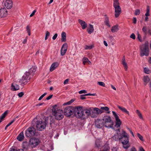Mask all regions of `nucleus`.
<instances>
[{"instance_id":"obj_1","label":"nucleus","mask_w":151,"mask_h":151,"mask_svg":"<svg viewBox=\"0 0 151 151\" xmlns=\"http://www.w3.org/2000/svg\"><path fill=\"white\" fill-rule=\"evenodd\" d=\"M36 68L35 67L31 68L28 72H26L25 75H24L22 78L20 79L19 82L22 86H24L28 82V81L29 80L30 78L29 77L30 75H33L36 71Z\"/></svg>"},{"instance_id":"obj_2","label":"nucleus","mask_w":151,"mask_h":151,"mask_svg":"<svg viewBox=\"0 0 151 151\" xmlns=\"http://www.w3.org/2000/svg\"><path fill=\"white\" fill-rule=\"evenodd\" d=\"M77 116L78 118H82L86 119L90 116L92 109L90 108L89 109H86L83 110L81 106H78V108L77 109Z\"/></svg>"},{"instance_id":"obj_3","label":"nucleus","mask_w":151,"mask_h":151,"mask_svg":"<svg viewBox=\"0 0 151 151\" xmlns=\"http://www.w3.org/2000/svg\"><path fill=\"white\" fill-rule=\"evenodd\" d=\"M120 136L119 141L122 144L123 147L127 149L130 147L129 137L125 131L123 130L122 133L120 134Z\"/></svg>"},{"instance_id":"obj_4","label":"nucleus","mask_w":151,"mask_h":151,"mask_svg":"<svg viewBox=\"0 0 151 151\" xmlns=\"http://www.w3.org/2000/svg\"><path fill=\"white\" fill-rule=\"evenodd\" d=\"M78 108V106L75 107L71 106H67L64 110V114L66 116L69 117L74 114L77 117V109Z\"/></svg>"},{"instance_id":"obj_5","label":"nucleus","mask_w":151,"mask_h":151,"mask_svg":"<svg viewBox=\"0 0 151 151\" xmlns=\"http://www.w3.org/2000/svg\"><path fill=\"white\" fill-rule=\"evenodd\" d=\"M52 112L55 119L58 120L62 119L64 117L63 110L58 109L56 105L53 107Z\"/></svg>"},{"instance_id":"obj_6","label":"nucleus","mask_w":151,"mask_h":151,"mask_svg":"<svg viewBox=\"0 0 151 151\" xmlns=\"http://www.w3.org/2000/svg\"><path fill=\"white\" fill-rule=\"evenodd\" d=\"M140 56L142 57L144 55L147 56L149 55V45L147 42H145V43L142 45L140 47Z\"/></svg>"},{"instance_id":"obj_7","label":"nucleus","mask_w":151,"mask_h":151,"mask_svg":"<svg viewBox=\"0 0 151 151\" xmlns=\"http://www.w3.org/2000/svg\"><path fill=\"white\" fill-rule=\"evenodd\" d=\"M46 125V121L45 119L42 120L41 119L37 121L36 123V127L39 131H42L45 129Z\"/></svg>"},{"instance_id":"obj_8","label":"nucleus","mask_w":151,"mask_h":151,"mask_svg":"<svg viewBox=\"0 0 151 151\" xmlns=\"http://www.w3.org/2000/svg\"><path fill=\"white\" fill-rule=\"evenodd\" d=\"M103 120L105 122L104 125L106 127L109 128L113 127V122L110 116H105Z\"/></svg>"},{"instance_id":"obj_9","label":"nucleus","mask_w":151,"mask_h":151,"mask_svg":"<svg viewBox=\"0 0 151 151\" xmlns=\"http://www.w3.org/2000/svg\"><path fill=\"white\" fill-rule=\"evenodd\" d=\"M36 130L33 127H29L25 131V135L27 137H30L34 136L36 133Z\"/></svg>"},{"instance_id":"obj_10","label":"nucleus","mask_w":151,"mask_h":151,"mask_svg":"<svg viewBox=\"0 0 151 151\" xmlns=\"http://www.w3.org/2000/svg\"><path fill=\"white\" fill-rule=\"evenodd\" d=\"M40 142V140L38 138L33 137L30 139L29 144L32 148H34Z\"/></svg>"},{"instance_id":"obj_11","label":"nucleus","mask_w":151,"mask_h":151,"mask_svg":"<svg viewBox=\"0 0 151 151\" xmlns=\"http://www.w3.org/2000/svg\"><path fill=\"white\" fill-rule=\"evenodd\" d=\"M112 113L115 119L116 125L117 126V127H120L121 124L122 122L119 119L118 116L116 113L114 111H112Z\"/></svg>"},{"instance_id":"obj_12","label":"nucleus","mask_w":151,"mask_h":151,"mask_svg":"<svg viewBox=\"0 0 151 151\" xmlns=\"http://www.w3.org/2000/svg\"><path fill=\"white\" fill-rule=\"evenodd\" d=\"M68 48V45L66 43H64L62 45L61 50V55L62 56L64 55L67 50Z\"/></svg>"},{"instance_id":"obj_13","label":"nucleus","mask_w":151,"mask_h":151,"mask_svg":"<svg viewBox=\"0 0 151 151\" xmlns=\"http://www.w3.org/2000/svg\"><path fill=\"white\" fill-rule=\"evenodd\" d=\"M115 9V16L116 17H119L121 12V9L119 5L114 6Z\"/></svg>"},{"instance_id":"obj_14","label":"nucleus","mask_w":151,"mask_h":151,"mask_svg":"<svg viewBox=\"0 0 151 151\" xmlns=\"http://www.w3.org/2000/svg\"><path fill=\"white\" fill-rule=\"evenodd\" d=\"M7 14V11L5 8L0 9V17L2 18L6 17Z\"/></svg>"},{"instance_id":"obj_15","label":"nucleus","mask_w":151,"mask_h":151,"mask_svg":"<svg viewBox=\"0 0 151 151\" xmlns=\"http://www.w3.org/2000/svg\"><path fill=\"white\" fill-rule=\"evenodd\" d=\"M4 5L7 9H11L13 5V3L12 0H6V1Z\"/></svg>"},{"instance_id":"obj_16","label":"nucleus","mask_w":151,"mask_h":151,"mask_svg":"<svg viewBox=\"0 0 151 151\" xmlns=\"http://www.w3.org/2000/svg\"><path fill=\"white\" fill-rule=\"evenodd\" d=\"M95 124L96 127L99 128H101L103 126V122L101 120H97L95 122Z\"/></svg>"},{"instance_id":"obj_17","label":"nucleus","mask_w":151,"mask_h":151,"mask_svg":"<svg viewBox=\"0 0 151 151\" xmlns=\"http://www.w3.org/2000/svg\"><path fill=\"white\" fill-rule=\"evenodd\" d=\"M19 89V86L16 83H12L11 85V90L13 91H16Z\"/></svg>"},{"instance_id":"obj_18","label":"nucleus","mask_w":151,"mask_h":151,"mask_svg":"<svg viewBox=\"0 0 151 151\" xmlns=\"http://www.w3.org/2000/svg\"><path fill=\"white\" fill-rule=\"evenodd\" d=\"M78 22L81 26L82 28L83 29H86L87 27V24L84 21L82 20L81 19H78Z\"/></svg>"},{"instance_id":"obj_19","label":"nucleus","mask_w":151,"mask_h":151,"mask_svg":"<svg viewBox=\"0 0 151 151\" xmlns=\"http://www.w3.org/2000/svg\"><path fill=\"white\" fill-rule=\"evenodd\" d=\"M122 64H123L125 70H127V69L128 66L127 63L125 62V57L124 56L123 57L122 59Z\"/></svg>"},{"instance_id":"obj_20","label":"nucleus","mask_w":151,"mask_h":151,"mask_svg":"<svg viewBox=\"0 0 151 151\" xmlns=\"http://www.w3.org/2000/svg\"><path fill=\"white\" fill-rule=\"evenodd\" d=\"M23 132H22L17 137V139L19 141H22L24 138Z\"/></svg>"},{"instance_id":"obj_21","label":"nucleus","mask_w":151,"mask_h":151,"mask_svg":"<svg viewBox=\"0 0 151 151\" xmlns=\"http://www.w3.org/2000/svg\"><path fill=\"white\" fill-rule=\"evenodd\" d=\"M58 65V63L56 62L54 63H52L50 68V71H52L54 70L55 68L57 67Z\"/></svg>"},{"instance_id":"obj_22","label":"nucleus","mask_w":151,"mask_h":151,"mask_svg":"<svg viewBox=\"0 0 151 151\" xmlns=\"http://www.w3.org/2000/svg\"><path fill=\"white\" fill-rule=\"evenodd\" d=\"M89 27L88 28L87 30L88 33L89 34H91L94 31L93 26L91 24H89Z\"/></svg>"},{"instance_id":"obj_23","label":"nucleus","mask_w":151,"mask_h":151,"mask_svg":"<svg viewBox=\"0 0 151 151\" xmlns=\"http://www.w3.org/2000/svg\"><path fill=\"white\" fill-rule=\"evenodd\" d=\"M62 42H65L66 41V33L65 32H63L61 33V39Z\"/></svg>"},{"instance_id":"obj_24","label":"nucleus","mask_w":151,"mask_h":151,"mask_svg":"<svg viewBox=\"0 0 151 151\" xmlns=\"http://www.w3.org/2000/svg\"><path fill=\"white\" fill-rule=\"evenodd\" d=\"M93 110L94 111H96V115H98L99 114H101L104 112V111L102 110H101L99 109L96 107L94 108L93 109Z\"/></svg>"},{"instance_id":"obj_25","label":"nucleus","mask_w":151,"mask_h":151,"mask_svg":"<svg viewBox=\"0 0 151 151\" xmlns=\"http://www.w3.org/2000/svg\"><path fill=\"white\" fill-rule=\"evenodd\" d=\"M117 107L119 109L123 112L127 114H129V112L125 108L121 107L119 105L117 106Z\"/></svg>"},{"instance_id":"obj_26","label":"nucleus","mask_w":151,"mask_h":151,"mask_svg":"<svg viewBox=\"0 0 151 151\" xmlns=\"http://www.w3.org/2000/svg\"><path fill=\"white\" fill-rule=\"evenodd\" d=\"M118 25H116L112 27L111 31L112 32H117L118 30Z\"/></svg>"},{"instance_id":"obj_27","label":"nucleus","mask_w":151,"mask_h":151,"mask_svg":"<svg viewBox=\"0 0 151 151\" xmlns=\"http://www.w3.org/2000/svg\"><path fill=\"white\" fill-rule=\"evenodd\" d=\"M119 134L117 133L116 134H115L114 136H113L112 138V139L115 141H117L118 140H119Z\"/></svg>"},{"instance_id":"obj_28","label":"nucleus","mask_w":151,"mask_h":151,"mask_svg":"<svg viewBox=\"0 0 151 151\" xmlns=\"http://www.w3.org/2000/svg\"><path fill=\"white\" fill-rule=\"evenodd\" d=\"M149 78L147 76H144L143 78V81L145 85H146L150 81Z\"/></svg>"},{"instance_id":"obj_29","label":"nucleus","mask_w":151,"mask_h":151,"mask_svg":"<svg viewBox=\"0 0 151 151\" xmlns=\"http://www.w3.org/2000/svg\"><path fill=\"white\" fill-rule=\"evenodd\" d=\"M83 63L85 64L86 63H88L89 64H91V62L89 61L88 58H86L84 57L83 59Z\"/></svg>"},{"instance_id":"obj_30","label":"nucleus","mask_w":151,"mask_h":151,"mask_svg":"<svg viewBox=\"0 0 151 151\" xmlns=\"http://www.w3.org/2000/svg\"><path fill=\"white\" fill-rule=\"evenodd\" d=\"M104 23L105 25L106 26H108L109 27H110V25L109 22V18L107 17H106L105 19Z\"/></svg>"},{"instance_id":"obj_31","label":"nucleus","mask_w":151,"mask_h":151,"mask_svg":"<svg viewBox=\"0 0 151 151\" xmlns=\"http://www.w3.org/2000/svg\"><path fill=\"white\" fill-rule=\"evenodd\" d=\"M101 110H104L105 111H107L106 113L108 114H109L110 113V111H109V108L107 106H102L101 108Z\"/></svg>"},{"instance_id":"obj_32","label":"nucleus","mask_w":151,"mask_h":151,"mask_svg":"<svg viewBox=\"0 0 151 151\" xmlns=\"http://www.w3.org/2000/svg\"><path fill=\"white\" fill-rule=\"evenodd\" d=\"M136 112L137 114V115H138L140 119H143L142 114L139 110H137L136 111Z\"/></svg>"},{"instance_id":"obj_33","label":"nucleus","mask_w":151,"mask_h":151,"mask_svg":"<svg viewBox=\"0 0 151 151\" xmlns=\"http://www.w3.org/2000/svg\"><path fill=\"white\" fill-rule=\"evenodd\" d=\"M90 116L93 118H95L96 117V115L94 110L93 111L92 110V111H91Z\"/></svg>"},{"instance_id":"obj_34","label":"nucleus","mask_w":151,"mask_h":151,"mask_svg":"<svg viewBox=\"0 0 151 151\" xmlns=\"http://www.w3.org/2000/svg\"><path fill=\"white\" fill-rule=\"evenodd\" d=\"M119 4L118 2V0H114V6H119Z\"/></svg>"},{"instance_id":"obj_35","label":"nucleus","mask_w":151,"mask_h":151,"mask_svg":"<svg viewBox=\"0 0 151 151\" xmlns=\"http://www.w3.org/2000/svg\"><path fill=\"white\" fill-rule=\"evenodd\" d=\"M74 101V100L73 99H72L71 100L65 103L64 104V105H70L72 103H73Z\"/></svg>"},{"instance_id":"obj_36","label":"nucleus","mask_w":151,"mask_h":151,"mask_svg":"<svg viewBox=\"0 0 151 151\" xmlns=\"http://www.w3.org/2000/svg\"><path fill=\"white\" fill-rule=\"evenodd\" d=\"M93 45H91L90 46L86 45L85 47V49L86 50H88V49H91L93 47Z\"/></svg>"},{"instance_id":"obj_37","label":"nucleus","mask_w":151,"mask_h":151,"mask_svg":"<svg viewBox=\"0 0 151 151\" xmlns=\"http://www.w3.org/2000/svg\"><path fill=\"white\" fill-rule=\"evenodd\" d=\"M142 30L143 32L145 34H147V28L146 26H144L142 29Z\"/></svg>"},{"instance_id":"obj_38","label":"nucleus","mask_w":151,"mask_h":151,"mask_svg":"<svg viewBox=\"0 0 151 151\" xmlns=\"http://www.w3.org/2000/svg\"><path fill=\"white\" fill-rule=\"evenodd\" d=\"M140 13V11L139 9H136L135 11L134 15H139Z\"/></svg>"},{"instance_id":"obj_39","label":"nucleus","mask_w":151,"mask_h":151,"mask_svg":"<svg viewBox=\"0 0 151 151\" xmlns=\"http://www.w3.org/2000/svg\"><path fill=\"white\" fill-rule=\"evenodd\" d=\"M137 135L139 139L141 141H143L144 140L143 137L139 133H138L137 134Z\"/></svg>"},{"instance_id":"obj_40","label":"nucleus","mask_w":151,"mask_h":151,"mask_svg":"<svg viewBox=\"0 0 151 151\" xmlns=\"http://www.w3.org/2000/svg\"><path fill=\"white\" fill-rule=\"evenodd\" d=\"M98 84L101 86H103V87H105V84L102 82H98Z\"/></svg>"},{"instance_id":"obj_41","label":"nucleus","mask_w":151,"mask_h":151,"mask_svg":"<svg viewBox=\"0 0 151 151\" xmlns=\"http://www.w3.org/2000/svg\"><path fill=\"white\" fill-rule=\"evenodd\" d=\"M144 71L145 73L147 74H149L150 71L148 68H145L144 69Z\"/></svg>"},{"instance_id":"obj_42","label":"nucleus","mask_w":151,"mask_h":151,"mask_svg":"<svg viewBox=\"0 0 151 151\" xmlns=\"http://www.w3.org/2000/svg\"><path fill=\"white\" fill-rule=\"evenodd\" d=\"M47 94V93H44L38 99V100L39 101L41 100L42 99L44 96H45L46 94Z\"/></svg>"},{"instance_id":"obj_43","label":"nucleus","mask_w":151,"mask_h":151,"mask_svg":"<svg viewBox=\"0 0 151 151\" xmlns=\"http://www.w3.org/2000/svg\"><path fill=\"white\" fill-rule=\"evenodd\" d=\"M137 38L140 42H142V41L141 36L139 33L137 34Z\"/></svg>"},{"instance_id":"obj_44","label":"nucleus","mask_w":151,"mask_h":151,"mask_svg":"<svg viewBox=\"0 0 151 151\" xmlns=\"http://www.w3.org/2000/svg\"><path fill=\"white\" fill-rule=\"evenodd\" d=\"M96 147L98 148H99L100 146V142L96 141L95 142Z\"/></svg>"},{"instance_id":"obj_45","label":"nucleus","mask_w":151,"mask_h":151,"mask_svg":"<svg viewBox=\"0 0 151 151\" xmlns=\"http://www.w3.org/2000/svg\"><path fill=\"white\" fill-rule=\"evenodd\" d=\"M87 93V91L86 90H82L80 91L79 92V93L80 94L83 93Z\"/></svg>"},{"instance_id":"obj_46","label":"nucleus","mask_w":151,"mask_h":151,"mask_svg":"<svg viewBox=\"0 0 151 151\" xmlns=\"http://www.w3.org/2000/svg\"><path fill=\"white\" fill-rule=\"evenodd\" d=\"M16 120V118H15L14 119L12 120L8 124V125H9V126H10V125H11Z\"/></svg>"},{"instance_id":"obj_47","label":"nucleus","mask_w":151,"mask_h":151,"mask_svg":"<svg viewBox=\"0 0 151 151\" xmlns=\"http://www.w3.org/2000/svg\"><path fill=\"white\" fill-rule=\"evenodd\" d=\"M96 93L91 94L90 93L86 94H85L84 95H85L86 96H96Z\"/></svg>"},{"instance_id":"obj_48","label":"nucleus","mask_w":151,"mask_h":151,"mask_svg":"<svg viewBox=\"0 0 151 151\" xmlns=\"http://www.w3.org/2000/svg\"><path fill=\"white\" fill-rule=\"evenodd\" d=\"M24 93L23 92H21L18 94V96L19 97H22L24 95Z\"/></svg>"},{"instance_id":"obj_49","label":"nucleus","mask_w":151,"mask_h":151,"mask_svg":"<svg viewBox=\"0 0 151 151\" xmlns=\"http://www.w3.org/2000/svg\"><path fill=\"white\" fill-rule=\"evenodd\" d=\"M130 37L133 39H135V35L134 33L130 35Z\"/></svg>"},{"instance_id":"obj_50","label":"nucleus","mask_w":151,"mask_h":151,"mask_svg":"<svg viewBox=\"0 0 151 151\" xmlns=\"http://www.w3.org/2000/svg\"><path fill=\"white\" fill-rule=\"evenodd\" d=\"M58 36V34L57 33L55 34L52 37V39L53 40H55Z\"/></svg>"},{"instance_id":"obj_51","label":"nucleus","mask_w":151,"mask_h":151,"mask_svg":"<svg viewBox=\"0 0 151 151\" xmlns=\"http://www.w3.org/2000/svg\"><path fill=\"white\" fill-rule=\"evenodd\" d=\"M69 81V79L68 78V79H66V80H65V81L64 82L63 84L65 85L67 84L68 83Z\"/></svg>"},{"instance_id":"obj_52","label":"nucleus","mask_w":151,"mask_h":151,"mask_svg":"<svg viewBox=\"0 0 151 151\" xmlns=\"http://www.w3.org/2000/svg\"><path fill=\"white\" fill-rule=\"evenodd\" d=\"M85 96H86L84 95H81L80 96V99L82 100L85 99H86V97H85Z\"/></svg>"},{"instance_id":"obj_53","label":"nucleus","mask_w":151,"mask_h":151,"mask_svg":"<svg viewBox=\"0 0 151 151\" xmlns=\"http://www.w3.org/2000/svg\"><path fill=\"white\" fill-rule=\"evenodd\" d=\"M36 11V10H34L33 11V12H32V13L30 15V17H32L34 15Z\"/></svg>"},{"instance_id":"obj_54","label":"nucleus","mask_w":151,"mask_h":151,"mask_svg":"<svg viewBox=\"0 0 151 151\" xmlns=\"http://www.w3.org/2000/svg\"><path fill=\"white\" fill-rule=\"evenodd\" d=\"M53 95H51L50 96H49L48 97H47L46 98V99L47 100H49L52 97Z\"/></svg>"},{"instance_id":"obj_55","label":"nucleus","mask_w":151,"mask_h":151,"mask_svg":"<svg viewBox=\"0 0 151 151\" xmlns=\"http://www.w3.org/2000/svg\"><path fill=\"white\" fill-rule=\"evenodd\" d=\"M137 22V19L135 17H134L133 19V22L134 24H135Z\"/></svg>"},{"instance_id":"obj_56","label":"nucleus","mask_w":151,"mask_h":151,"mask_svg":"<svg viewBox=\"0 0 151 151\" xmlns=\"http://www.w3.org/2000/svg\"><path fill=\"white\" fill-rule=\"evenodd\" d=\"M50 33L48 31H47L46 32L45 36L48 37H49L50 36Z\"/></svg>"},{"instance_id":"obj_57","label":"nucleus","mask_w":151,"mask_h":151,"mask_svg":"<svg viewBox=\"0 0 151 151\" xmlns=\"http://www.w3.org/2000/svg\"><path fill=\"white\" fill-rule=\"evenodd\" d=\"M130 151H137L136 148L134 147H132Z\"/></svg>"},{"instance_id":"obj_58","label":"nucleus","mask_w":151,"mask_h":151,"mask_svg":"<svg viewBox=\"0 0 151 151\" xmlns=\"http://www.w3.org/2000/svg\"><path fill=\"white\" fill-rule=\"evenodd\" d=\"M27 32L30 31V29L29 26H27Z\"/></svg>"},{"instance_id":"obj_59","label":"nucleus","mask_w":151,"mask_h":151,"mask_svg":"<svg viewBox=\"0 0 151 151\" xmlns=\"http://www.w3.org/2000/svg\"><path fill=\"white\" fill-rule=\"evenodd\" d=\"M150 10L149 6H147V12L149 13Z\"/></svg>"},{"instance_id":"obj_60","label":"nucleus","mask_w":151,"mask_h":151,"mask_svg":"<svg viewBox=\"0 0 151 151\" xmlns=\"http://www.w3.org/2000/svg\"><path fill=\"white\" fill-rule=\"evenodd\" d=\"M4 115H3V114H2L1 116L0 117V118H1V119H3L5 117Z\"/></svg>"},{"instance_id":"obj_61","label":"nucleus","mask_w":151,"mask_h":151,"mask_svg":"<svg viewBox=\"0 0 151 151\" xmlns=\"http://www.w3.org/2000/svg\"><path fill=\"white\" fill-rule=\"evenodd\" d=\"M139 151H145L144 149L142 147H140L139 148Z\"/></svg>"},{"instance_id":"obj_62","label":"nucleus","mask_w":151,"mask_h":151,"mask_svg":"<svg viewBox=\"0 0 151 151\" xmlns=\"http://www.w3.org/2000/svg\"><path fill=\"white\" fill-rule=\"evenodd\" d=\"M104 45L106 46H108V44L106 42V41H104Z\"/></svg>"},{"instance_id":"obj_63","label":"nucleus","mask_w":151,"mask_h":151,"mask_svg":"<svg viewBox=\"0 0 151 151\" xmlns=\"http://www.w3.org/2000/svg\"><path fill=\"white\" fill-rule=\"evenodd\" d=\"M150 14L149 13V12H146V13L145 14V16L146 17L149 16H150Z\"/></svg>"},{"instance_id":"obj_64","label":"nucleus","mask_w":151,"mask_h":151,"mask_svg":"<svg viewBox=\"0 0 151 151\" xmlns=\"http://www.w3.org/2000/svg\"><path fill=\"white\" fill-rule=\"evenodd\" d=\"M9 151H16V150L14 148H12L10 149Z\"/></svg>"}]
</instances>
